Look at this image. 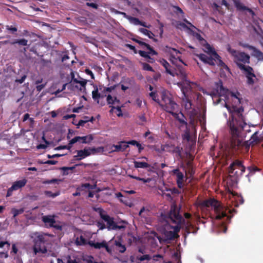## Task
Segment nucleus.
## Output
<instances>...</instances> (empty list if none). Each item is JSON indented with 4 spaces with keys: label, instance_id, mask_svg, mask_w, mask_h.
<instances>
[{
    "label": "nucleus",
    "instance_id": "obj_34",
    "mask_svg": "<svg viewBox=\"0 0 263 263\" xmlns=\"http://www.w3.org/2000/svg\"><path fill=\"white\" fill-rule=\"evenodd\" d=\"M115 244L116 246V247L118 248V250L121 253L124 252L126 248L124 246L122 245V243L119 241L115 240L114 241Z\"/></svg>",
    "mask_w": 263,
    "mask_h": 263
},
{
    "label": "nucleus",
    "instance_id": "obj_54",
    "mask_svg": "<svg viewBox=\"0 0 263 263\" xmlns=\"http://www.w3.org/2000/svg\"><path fill=\"white\" fill-rule=\"evenodd\" d=\"M6 28L7 30L11 31L12 32H15L17 31V28L12 26H7Z\"/></svg>",
    "mask_w": 263,
    "mask_h": 263
},
{
    "label": "nucleus",
    "instance_id": "obj_17",
    "mask_svg": "<svg viewBox=\"0 0 263 263\" xmlns=\"http://www.w3.org/2000/svg\"><path fill=\"white\" fill-rule=\"evenodd\" d=\"M50 263H65L63 260L59 258L55 259V260H51ZM66 263H78L76 260L70 259V258L66 259ZM87 263H103L102 262H97L94 260L92 257H89L87 260Z\"/></svg>",
    "mask_w": 263,
    "mask_h": 263
},
{
    "label": "nucleus",
    "instance_id": "obj_62",
    "mask_svg": "<svg viewBox=\"0 0 263 263\" xmlns=\"http://www.w3.org/2000/svg\"><path fill=\"white\" fill-rule=\"evenodd\" d=\"M26 76H23L21 79H19V80H17L16 81L18 82V83H22L24 82L25 80L26 79Z\"/></svg>",
    "mask_w": 263,
    "mask_h": 263
},
{
    "label": "nucleus",
    "instance_id": "obj_11",
    "mask_svg": "<svg viewBox=\"0 0 263 263\" xmlns=\"http://www.w3.org/2000/svg\"><path fill=\"white\" fill-rule=\"evenodd\" d=\"M96 152L97 149L94 147H86L84 149L77 151V155L74 157L78 158L77 159L78 160H81L91 154H95Z\"/></svg>",
    "mask_w": 263,
    "mask_h": 263
},
{
    "label": "nucleus",
    "instance_id": "obj_38",
    "mask_svg": "<svg viewBox=\"0 0 263 263\" xmlns=\"http://www.w3.org/2000/svg\"><path fill=\"white\" fill-rule=\"evenodd\" d=\"M76 242L78 245H83L86 243V240L83 236H81L77 238Z\"/></svg>",
    "mask_w": 263,
    "mask_h": 263
},
{
    "label": "nucleus",
    "instance_id": "obj_58",
    "mask_svg": "<svg viewBox=\"0 0 263 263\" xmlns=\"http://www.w3.org/2000/svg\"><path fill=\"white\" fill-rule=\"evenodd\" d=\"M46 85V83L44 84H41L36 86V89L37 91H40Z\"/></svg>",
    "mask_w": 263,
    "mask_h": 263
},
{
    "label": "nucleus",
    "instance_id": "obj_4",
    "mask_svg": "<svg viewBox=\"0 0 263 263\" xmlns=\"http://www.w3.org/2000/svg\"><path fill=\"white\" fill-rule=\"evenodd\" d=\"M161 105L166 111L177 117L181 124L180 126L181 129L185 128L184 134L182 135L183 139L186 140L187 141H191L193 143H195L196 138V131L194 124L191 122L189 125H187L183 119L184 117L182 114L179 115L173 112L174 111L177 109L178 105L172 99L171 94L167 91H163L162 92Z\"/></svg>",
    "mask_w": 263,
    "mask_h": 263
},
{
    "label": "nucleus",
    "instance_id": "obj_22",
    "mask_svg": "<svg viewBox=\"0 0 263 263\" xmlns=\"http://www.w3.org/2000/svg\"><path fill=\"white\" fill-rule=\"evenodd\" d=\"M27 183V180L25 178L21 180L15 181L11 186V189L14 191L17 190L22 187L24 186Z\"/></svg>",
    "mask_w": 263,
    "mask_h": 263
},
{
    "label": "nucleus",
    "instance_id": "obj_33",
    "mask_svg": "<svg viewBox=\"0 0 263 263\" xmlns=\"http://www.w3.org/2000/svg\"><path fill=\"white\" fill-rule=\"evenodd\" d=\"M93 140V137L92 135H89L88 136L81 137V142L82 143H89Z\"/></svg>",
    "mask_w": 263,
    "mask_h": 263
},
{
    "label": "nucleus",
    "instance_id": "obj_2",
    "mask_svg": "<svg viewBox=\"0 0 263 263\" xmlns=\"http://www.w3.org/2000/svg\"><path fill=\"white\" fill-rule=\"evenodd\" d=\"M168 52L170 53V61L175 67L174 70V75L177 76L182 81L177 83V85L180 87L182 96V105L186 110H190L192 108L191 99L193 97V94L198 90H201L204 93L203 89L200 87L196 83L191 82L186 79V73L182 65H184L180 57V52L174 48H170Z\"/></svg>",
    "mask_w": 263,
    "mask_h": 263
},
{
    "label": "nucleus",
    "instance_id": "obj_24",
    "mask_svg": "<svg viewBox=\"0 0 263 263\" xmlns=\"http://www.w3.org/2000/svg\"><path fill=\"white\" fill-rule=\"evenodd\" d=\"M235 6L237 7V8L239 10H242L246 11V12L249 13L251 15H254V13L253 11L249 8H247L245 6H243L242 4L238 2H235Z\"/></svg>",
    "mask_w": 263,
    "mask_h": 263
},
{
    "label": "nucleus",
    "instance_id": "obj_46",
    "mask_svg": "<svg viewBox=\"0 0 263 263\" xmlns=\"http://www.w3.org/2000/svg\"><path fill=\"white\" fill-rule=\"evenodd\" d=\"M81 137H76L74 138H73V139H72L70 142H69V144H73L78 141H81Z\"/></svg>",
    "mask_w": 263,
    "mask_h": 263
},
{
    "label": "nucleus",
    "instance_id": "obj_61",
    "mask_svg": "<svg viewBox=\"0 0 263 263\" xmlns=\"http://www.w3.org/2000/svg\"><path fill=\"white\" fill-rule=\"evenodd\" d=\"M86 73L89 75H90L92 79H94V75L92 73V72L89 70V69H86Z\"/></svg>",
    "mask_w": 263,
    "mask_h": 263
},
{
    "label": "nucleus",
    "instance_id": "obj_21",
    "mask_svg": "<svg viewBox=\"0 0 263 263\" xmlns=\"http://www.w3.org/2000/svg\"><path fill=\"white\" fill-rule=\"evenodd\" d=\"M128 147V145L126 142L124 141L120 142L118 145H113L112 147H114L115 149H112L111 152H120L124 151Z\"/></svg>",
    "mask_w": 263,
    "mask_h": 263
},
{
    "label": "nucleus",
    "instance_id": "obj_31",
    "mask_svg": "<svg viewBox=\"0 0 263 263\" xmlns=\"http://www.w3.org/2000/svg\"><path fill=\"white\" fill-rule=\"evenodd\" d=\"M139 31L143 34L147 36L149 39H153L155 35L150 31L144 28H139Z\"/></svg>",
    "mask_w": 263,
    "mask_h": 263
},
{
    "label": "nucleus",
    "instance_id": "obj_20",
    "mask_svg": "<svg viewBox=\"0 0 263 263\" xmlns=\"http://www.w3.org/2000/svg\"><path fill=\"white\" fill-rule=\"evenodd\" d=\"M86 83L87 81L85 80L79 81L76 79H74L72 81H71V85L79 90H82L83 89L85 88Z\"/></svg>",
    "mask_w": 263,
    "mask_h": 263
},
{
    "label": "nucleus",
    "instance_id": "obj_13",
    "mask_svg": "<svg viewBox=\"0 0 263 263\" xmlns=\"http://www.w3.org/2000/svg\"><path fill=\"white\" fill-rule=\"evenodd\" d=\"M172 173L176 177L177 183L179 188L183 186L184 182L186 180V177L183 173L181 172L178 169L173 170Z\"/></svg>",
    "mask_w": 263,
    "mask_h": 263
},
{
    "label": "nucleus",
    "instance_id": "obj_5",
    "mask_svg": "<svg viewBox=\"0 0 263 263\" xmlns=\"http://www.w3.org/2000/svg\"><path fill=\"white\" fill-rule=\"evenodd\" d=\"M227 50L233 57L234 60L239 68L243 71L246 75L248 84L252 85L257 80L256 76L254 73L252 68L243 64L249 63V55L244 52H240L231 49L229 45L227 46Z\"/></svg>",
    "mask_w": 263,
    "mask_h": 263
},
{
    "label": "nucleus",
    "instance_id": "obj_47",
    "mask_svg": "<svg viewBox=\"0 0 263 263\" xmlns=\"http://www.w3.org/2000/svg\"><path fill=\"white\" fill-rule=\"evenodd\" d=\"M81 137H76L74 138H73V139H72L70 142H69V144H73L78 141H81Z\"/></svg>",
    "mask_w": 263,
    "mask_h": 263
},
{
    "label": "nucleus",
    "instance_id": "obj_51",
    "mask_svg": "<svg viewBox=\"0 0 263 263\" xmlns=\"http://www.w3.org/2000/svg\"><path fill=\"white\" fill-rule=\"evenodd\" d=\"M97 225L100 230H102L105 228V224L101 221H98L97 223Z\"/></svg>",
    "mask_w": 263,
    "mask_h": 263
},
{
    "label": "nucleus",
    "instance_id": "obj_64",
    "mask_svg": "<svg viewBox=\"0 0 263 263\" xmlns=\"http://www.w3.org/2000/svg\"><path fill=\"white\" fill-rule=\"evenodd\" d=\"M128 88H129L128 85H125L124 84H122L121 85V89L124 91L127 90Z\"/></svg>",
    "mask_w": 263,
    "mask_h": 263
},
{
    "label": "nucleus",
    "instance_id": "obj_14",
    "mask_svg": "<svg viewBox=\"0 0 263 263\" xmlns=\"http://www.w3.org/2000/svg\"><path fill=\"white\" fill-rule=\"evenodd\" d=\"M148 243L153 247L155 248L158 246V242L160 243H162V238L158 236L155 233H151L147 235Z\"/></svg>",
    "mask_w": 263,
    "mask_h": 263
},
{
    "label": "nucleus",
    "instance_id": "obj_50",
    "mask_svg": "<svg viewBox=\"0 0 263 263\" xmlns=\"http://www.w3.org/2000/svg\"><path fill=\"white\" fill-rule=\"evenodd\" d=\"M149 96L152 98L153 100H154L156 102H158L159 100L157 97V95L155 92H152L149 93Z\"/></svg>",
    "mask_w": 263,
    "mask_h": 263
},
{
    "label": "nucleus",
    "instance_id": "obj_57",
    "mask_svg": "<svg viewBox=\"0 0 263 263\" xmlns=\"http://www.w3.org/2000/svg\"><path fill=\"white\" fill-rule=\"evenodd\" d=\"M57 163V161L54 160H48L46 162H44V163L50 164V165H54L55 164Z\"/></svg>",
    "mask_w": 263,
    "mask_h": 263
},
{
    "label": "nucleus",
    "instance_id": "obj_43",
    "mask_svg": "<svg viewBox=\"0 0 263 263\" xmlns=\"http://www.w3.org/2000/svg\"><path fill=\"white\" fill-rule=\"evenodd\" d=\"M142 68L144 70L151 71H154L153 68L149 64L147 63H142Z\"/></svg>",
    "mask_w": 263,
    "mask_h": 263
},
{
    "label": "nucleus",
    "instance_id": "obj_16",
    "mask_svg": "<svg viewBox=\"0 0 263 263\" xmlns=\"http://www.w3.org/2000/svg\"><path fill=\"white\" fill-rule=\"evenodd\" d=\"M42 221L46 226H49L50 227H55L57 228H60V227H57L54 224L55 221L54 219V216L53 215L44 216L42 217Z\"/></svg>",
    "mask_w": 263,
    "mask_h": 263
},
{
    "label": "nucleus",
    "instance_id": "obj_27",
    "mask_svg": "<svg viewBox=\"0 0 263 263\" xmlns=\"http://www.w3.org/2000/svg\"><path fill=\"white\" fill-rule=\"evenodd\" d=\"M133 41H135L136 42L139 43L140 45H143V46H145L147 49L148 50H149L150 51H151V53H152V54H157V53L154 50H153L149 45L146 44L145 43L143 42H142L139 40H137V39H133Z\"/></svg>",
    "mask_w": 263,
    "mask_h": 263
},
{
    "label": "nucleus",
    "instance_id": "obj_55",
    "mask_svg": "<svg viewBox=\"0 0 263 263\" xmlns=\"http://www.w3.org/2000/svg\"><path fill=\"white\" fill-rule=\"evenodd\" d=\"M144 212H147L148 210H145L144 208H143L142 209H141V210L139 212V215L141 216V217H144L145 216V215H143V213Z\"/></svg>",
    "mask_w": 263,
    "mask_h": 263
},
{
    "label": "nucleus",
    "instance_id": "obj_39",
    "mask_svg": "<svg viewBox=\"0 0 263 263\" xmlns=\"http://www.w3.org/2000/svg\"><path fill=\"white\" fill-rule=\"evenodd\" d=\"M114 110H116V113L118 116L120 117L122 115L121 107L120 106H118L117 107H112L110 110V112H114Z\"/></svg>",
    "mask_w": 263,
    "mask_h": 263
},
{
    "label": "nucleus",
    "instance_id": "obj_10",
    "mask_svg": "<svg viewBox=\"0 0 263 263\" xmlns=\"http://www.w3.org/2000/svg\"><path fill=\"white\" fill-rule=\"evenodd\" d=\"M161 149L162 151L176 153L178 155H180L182 148L178 146H176L171 142H167L165 144L161 145Z\"/></svg>",
    "mask_w": 263,
    "mask_h": 263
},
{
    "label": "nucleus",
    "instance_id": "obj_59",
    "mask_svg": "<svg viewBox=\"0 0 263 263\" xmlns=\"http://www.w3.org/2000/svg\"><path fill=\"white\" fill-rule=\"evenodd\" d=\"M37 149H45L47 147V145L40 144L36 146Z\"/></svg>",
    "mask_w": 263,
    "mask_h": 263
},
{
    "label": "nucleus",
    "instance_id": "obj_42",
    "mask_svg": "<svg viewBox=\"0 0 263 263\" xmlns=\"http://www.w3.org/2000/svg\"><path fill=\"white\" fill-rule=\"evenodd\" d=\"M28 41L26 39H23L18 40H16L13 44L18 43V44L23 46H26L27 45Z\"/></svg>",
    "mask_w": 263,
    "mask_h": 263
},
{
    "label": "nucleus",
    "instance_id": "obj_3",
    "mask_svg": "<svg viewBox=\"0 0 263 263\" xmlns=\"http://www.w3.org/2000/svg\"><path fill=\"white\" fill-rule=\"evenodd\" d=\"M162 226L164 227L162 231V242H166L177 236V232L182 227L188 228L191 226L193 218L191 221L185 222L183 217L179 214V210L176 205H173L168 215L162 214Z\"/></svg>",
    "mask_w": 263,
    "mask_h": 263
},
{
    "label": "nucleus",
    "instance_id": "obj_23",
    "mask_svg": "<svg viewBox=\"0 0 263 263\" xmlns=\"http://www.w3.org/2000/svg\"><path fill=\"white\" fill-rule=\"evenodd\" d=\"M99 88L97 87H95L94 90L92 92V97L93 100H97L99 103V99L100 98H103L106 97V95H101V93L99 92Z\"/></svg>",
    "mask_w": 263,
    "mask_h": 263
},
{
    "label": "nucleus",
    "instance_id": "obj_35",
    "mask_svg": "<svg viewBox=\"0 0 263 263\" xmlns=\"http://www.w3.org/2000/svg\"><path fill=\"white\" fill-rule=\"evenodd\" d=\"M107 101L109 104H116L119 102L116 98H114L109 95L107 96Z\"/></svg>",
    "mask_w": 263,
    "mask_h": 263
},
{
    "label": "nucleus",
    "instance_id": "obj_26",
    "mask_svg": "<svg viewBox=\"0 0 263 263\" xmlns=\"http://www.w3.org/2000/svg\"><path fill=\"white\" fill-rule=\"evenodd\" d=\"M160 62L165 68L166 71L170 75H174V72L169 68L170 64L166 61L164 59H162L160 60Z\"/></svg>",
    "mask_w": 263,
    "mask_h": 263
},
{
    "label": "nucleus",
    "instance_id": "obj_25",
    "mask_svg": "<svg viewBox=\"0 0 263 263\" xmlns=\"http://www.w3.org/2000/svg\"><path fill=\"white\" fill-rule=\"evenodd\" d=\"M192 32V35L197 39L198 40L201 44L203 45V49H204L205 45L207 44L206 41L202 37L201 35L195 32L194 31H193L192 30L190 31Z\"/></svg>",
    "mask_w": 263,
    "mask_h": 263
},
{
    "label": "nucleus",
    "instance_id": "obj_18",
    "mask_svg": "<svg viewBox=\"0 0 263 263\" xmlns=\"http://www.w3.org/2000/svg\"><path fill=\"white\" fill-rule=\"evenodd\" d=\"M90 245L96 249H101L105 248L106 250L109 253L111 252V249L108 246L107 243L106 241H103L102 242H91L90 243Z\"/></svg>",
    "mask_w": 263,
    "mask_h": 263
},
{
    "label": "nucleus",
    "instance_id": "obj_30",
    "mask_svg": "<svg viewBox=\"0 0 263 263\" xmlns=\"http://www.w3.org/2000/svg\"><path fill=\"white\" fill-rule=\"evenodd\" d=\"M183 169L185 170L186 173H187L190 175H192L194 173L193 168L190 161H188L186 163V166H184Z\"/></svg>",
    "mask_w": 263,
    "mask_h": 263
},
{
    "label": "nucleus",
    "instance_id": "obj_53",
    "mask_svg": "<svg viewBox=\"0 0 263 263\" xmlns=\"http://www.w3.org/2000/svg\"><path fill=\"white\" fill-rule=\"evenodd\" d=\"M59 180L58 179H51L47 180L44 182V183L45 184H50L54 182H58Z\"/></svg>",
    "mask_w": 263,
    "mask_h": 263
},
{
    "label": "nucleus",
    "instance_id": "obj_8",
    "mask_svg": "<svg viewBox=\"0 0 263 263\" xmlns=\"http://www.w3.org/2000/svg\"><path fill=\"white\" fill-rule=\"evenodd\" d=\"M95 210L99 214L101 218L106 222L107 228L108 230H123L126 228L127 222L122 221L119 224H116L112 218L106 214L105 211L100 208H95Z\"/></svg>",
    "mask_w": 263,
    "mask_h": 263
},
{
    "label": "nucleus",
    "instance_id": "obj_37",
    "mask_svg": "<svg viewBox=\"0 0 263 263\" xmlns=\"http://www.w3.org/2000/svg\"><path fill=\"white\" fill-rule=\"evenodd\" d=\"M177 28L184 30L185 31H191V30L183 23H179L177 24Z\"/></svg>",
    "mask_w": 263,
    "mask_h": 263
},
{
    "label": "nucleus",
    "instance_id": "obj_52",
    "mask_svg": "<svg viewBox=\"0 0 263 263\" xmlns=\"http://www.w3.org/2000/svg\"><path fill=\"white\" fill-rule=\"evenodd\" d=\"M142 99L141 98H137L136 101V104L139 107L142 106Z\"/></svg>",
    "mask_w": 263,
    "mask_h": 263
},
{
    "label": "nucleus",
    "instance_id": "obj_36",
    "mask_svg": "<svg viewBox=\"0 0 263 263\" xmlns=\"http://www.w3.org/2000/svg\"><path fill=\"white\" fill-rule=\"evenodd\" d=\"M128 21L130 24L134 25H139V24L141 23V21L138 18L132 16H130Z\"/></svg>",
    "mask_w": 263,
    "mask_h": 263
},
{
    "label": "nucleus",
    "instance_id": "obj_60",
    "mask_svg": "<svg viewBox=\"0 0 263 263\" xmlns=\"http://www.w3.org/2000/svg\"><path fill=\"white\" fill-rule=\"evenodd\" d=\"M91 186V185L89 183H85V184H82L81 187L82 189H83V188L90 189Z\"/></svg>",
    "mask_w": 263,
    "mask_h": 263
},
{
    "label": "nucleus",
    "instance_id": "obj_32",
    "mask_svg": "<svg viewBox=\"0 0 263 263\" xmlns=\"http://www.w3.org/2000/svg\"><path fill=\"white\" fill-rule=\"evenodd\" d=\"M115 88V87H100L99 88V91H100V93H101V95H106V96H107V93L108 92L111 91L112 90H114Z\"/></svg>",
    "mask_w": 263,
    "mask_h": 263
},
{
    "label": "nucleus",
    "instance_id": "obj_19",
    "mask_svg": "<svg viewBox=\"0 0 263 263\" xmlns=\"http://www.w3.org/2000/svg\"><path fill=\"white\" fill-rule=\"evenodd\" d=\"M245 47H247L249 49V50L251 51V54L252 56L257 58L258 60H263V53L261 51H260L253 46L246 45L245 46Z\"/></svg>",
    "mask_w": 263,
    "mask_h": 263
},
{
    "label": "nucleus",
    "instance_id": "obj_6",
    "mask_svg": "<svg viewBox=\"0 0 263 263\" xmlns=\"http://www.w3.org/2000/svg\"><path fill=\"white\" fill-rule=\"evenodd\" d=\"M198 206L202 212H205L207 208L211 206L214 211L216 219L219 220L224 218H226L227 220L230 219L227 214V209L219 201L214 199L201 201L199 203Z\"/></svg>",
    "mask_w": 263,
    "mask_h": 263
},
{
    "label": "nucleus",
    "instance_id": "obj_44",
    "mask_svg": "<svg viewBox=\"0 0 263 263\" xmlns=\"http://www.w3.org/2000/svg\"><path fill=\"white\" fill-rule=\"evenodd\" d=\"M131 177L133 178H134L137 180L142 181L144 183L149 182L151 181V179H149V178L145 179L144 178H140L139 177L133 176H131Z\"/></svg>",
    "mask_w": 263,
    "mask_h": 263
},
{
    "label": "nucleus",
    "instance_id": "obj_45",
    "mask_svg": "<svg viewBox=\"0 0 263 263\" xmlns=\"http://www.w3.org/2000/svg\"><path fill=\"white\" fill-rule=\"evenodd\" d=\"M148 50L149 51L148 52H145V51H139V54L142 57H145V58H149L148 54H151V55H153V54L150 53L151 52L150 50Z\"/></svg>",
    "mask_w": 263,
    "mask_h": 263
},
{
    "label": "nucleus",
    "instance_id": "obj_28",
    "mask_svg": "<svg viewBox=\"0 0 263 263\" xmlns=\"http://www.w3.org/2000/svg\"><path fill=\"white\" fill-rule=\"evenodd\" d=\"M134 166L136 168H147L149 166V165L146 162H140L138 161H134Z\"/></svg>",
    "mask_w": 263,
    "mask_h": 263
},
{
    "label": "nucleus",
    "instance_id": "obj_9",
    "mask_svg": "<svg viewBox=\"0 0 263 263\" xmlns=\"http://www.w3.org/2000/svg\"><path fill=\"white\" fill-rule=\"evenodd\" d=\"M36 236V239L35 241L34 246V251L35 254L37 253H45L47 250L45 247V238L44 236L42 234L38 233L35 234Z\"/></svg>",
    "mask_w": 263,
    "mask_h": 263
},
{
    "label": "nucleus",
    "instance_id": "obj_15",
    "mask_svg": "<svg viewBox=\"0 0 263 263\" xmlns=\"http://www.w3.org/2000/svg\"><path fill=\"white\" fill-rule=\"evenodd\" d=\"M139 260L141 261L147 260H149L151 259H153L154 261H163V257L161 255H156L151 256L148 254H144L142 256H139L138 257Z\"/></svg>",
    "mask_w": 263,
    "mask_h": 263
},
{
    "label": "nucleus",
    "instance_id": "obj_48",
    "mask_svg": "<svg viewBox=\"0 0 263 263\" xmlns=\"http://www.w3.org/2000/svg\"><path fill=\"white\" fill-rule=\"evenodd\" d=\"M10 245L7 241H2L0 242V248H3L6 247V249H8Z\"/></svg>",
    "mask_w": 263,
    "mask_h": 263
},
{
    "label": "nucleus",
    "instance_id": "obj_29",
    "mask_svg": "<svg viewBox=\"0 0 263 263\" xmlns=\"http://www.w3.org/2000/svg\"><path fill=\"white\" fill-rule=\"evenodd\" d=\"M258 132H256L253 134L250 140V143L258 142L261 140L262 137L258 136Z\"/></svg>",
    "mask_w": 263,
    "mask_h": 263
},
{
    "label": "nucleus",
    "instance_id": "obj_63",
    "mask_svg": "<svg viewBox=\"0 0 263 263\" xmlns=\"http://www.w3.org/2000/svg\"><path fill=\"white\" fill-rule=\"evenodd\" d=\"M87 5L88 6L92 7V8H95V9H97V5L96 4H95V3H87Z\"/></svg>",
    "mask_w": 263,
    "mask_h": 263
},
{
    "label": "nucleus",
    "instance_id": "obj_1",
    "mask_svg": "<svg viewBox=\"0 0 263 263\" xmlns=\"http://www.w3.org/2000/svg\"><path fill=\"white\" fill-rule=\"evenodd\" d=\"M215 89V91L211 94L213 103L218 104L221 102L224 105L230 115L227 121L230 133L234 139L239 138L241 130L246 126L242 115L243 109L240 105V99L236 94L223 88L221 81L216 84Z\"/></svg>",
    "mask_w": 263,
    "mask_h": 263
},
{
    "label": "nucleus",
    "instance_id": "obj_12",
    "mask_svg": "<svg viewBox=\"0 0 263 263\" xmlns=\"http://www.w3.org/2000/svg\"><path fill=\"white\" fill-rule=\"evenodd\" d=\"M236 169L240 170V172L238 171L235 172V174L237 175H242L245 171V167L242 165V162L236 160L234 161L230 166L229 173H233L234 171Z\"/></svg>",
    "mask_w": 263,
    "mask_h": 263
},
{
    "label": "nucleus",
    "instance_id": "obj_40",
    "mask_svg": "<svg viewBox=\"0 0 263 263\" xmlns=\"http://www.w3.org/2000/svg\"><path fill=\"white\" fill-rule=\"evenodd\" d=\"M13 215V217H15L16 216H17L19 214H21L24 212L23 209H13L11 211Z\"/></svg>",
    "mask_w": 263,
    "mask_h": 263
},
{
    "label": "nucleus",
    "instance_id": "obj_7",
    "mask_svg": "<svg viewBox=\"0 0 263 263\" xmlns=\"http://www.w3.org/2000/svg\"><path fill=\"white\" fill-rule=\"evenodd\" d=\"M204 51L206 52L209 56L204 54H197V56L201 61L211 65H214L215 63H216L219 66L229 70L228 66L220 59V57L217 54L214 49L209 44H206L205 45Z\"/></svg>",
    "mask_w": 263,
    "mask_h": 263
},
{
    "label": "nucleus",
    "instance_id": "obj_41",
    "mask_svg": "<svg viewBox=\"0 0 263 263\" xmlns=\"http://www.w3.org/2000/svg\"><path fill=\"white\" fill-rule=\"evenodd\" d=\"M45 194L46 196H48V197H52V198H54L58 196H59L60 194V192H57L55 193H52L50 191H46L45 192Z\"/></svg>",
    "mask_w": 263,
    "mask_h": 263
},
{
    "label": "nucleus",
    "instance_id": "obj_56",
    "mask_svg": "<svg viewBox=\"0 0 263 263\" xmlns=\"http://www.w3.org/2000/svg\"><path fill=\"white\" fill-rule=\"evenodd\" d=\"M127 144L128 145V144H131V145H135V146H137V145L138 144V142L135 140H132V141H130L128 142H126Z\"/></svg>",
    "mask_w": 263,
    "mask_h": 263
},
{
    "label": "nucleus",
    "instance_id": "obj_49",
    "mask_svg": "<svg viewBox=\"0 0 263 263\" xmlns=\"http://www.w3.org/2000/svg\"><path fill=\"white\" fill-rule=\"evenodd\" d=\"M93 120V117H91L90 119H87V120H81L79 122V125L81 126H83L85 123H86L87 122L90 121H92Z\"/></svg>",
    "mask_w": 263,
    "mask_h": 263
}]
</instances>
